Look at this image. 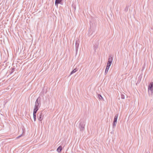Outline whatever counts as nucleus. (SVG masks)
<instances>
[{"label": "nucleus", "mask_w": 153, "mask_h": 153, "mask_svg": "<svg viewBox=\"0 0 153 153\" xmlns=\"http://www.w3.org/2000/svg\"><path fill=\"white\" fill-rule=\"evenodd\" d=\"M109 68V67L106 66V69L105 72V75L106 74H107Z\"/></svg>", "instance_id": "12"}, {"label": "nucleus", "mask_w": 153, "mask_h": 153, "mask_svg": "<svg viewBox=\"0 0 153 153\" xmlns=\"http://www.w3.org/2000/svg\"><path fill=\"white\" fill-rule=\"evenodd\" d=\"M146 153H148L147 152Z\"/></svg>", "instance_id": "20"}, {"label": "nucleus", "mask_w": 153, "mask_h": 153, "mask_svg": "<svg viewBox=\"0 0 153 153\" xmlns=\"http://www.w3.org/2000/svg\"><path fill=\"white\" fill-rule=\"evenodd\" d=\"M98 98L99 100H103V98L102 96L100 94H98Z\"/></svg>", "instance_id": "14"}, {"label": "nucleus", "mask_w": 153, "mask_h": 153, "mask_svg": "<svg viewBox=\"0 0 153 153\" xmlns=\"http://www.w3.org/2000/svg\"><path fill=\"white\" fill-rule=\"evenodd\" d=\"M111 63L112 62H108L106 66L110 68Z\"/></svg>", "instance_id": "15"}, {"label": "nucleus", "mask_w": 153, "mask_h": 153, "mask_svg": "<svg viewBox=\"0 0 153 153\" xmlns=\"http://www.w3.org/2000/svg\"><path fill=\"white\" fill-rule=\"evenodd\" d=\"M40 99V97H39L35 102L34 108L33 110L34 112H37L40 107L41 105Z\"/></svg>", "instance_id": "1"}, {"label": "nucleus", "mask_w": 153, "mask_h": 153, "mask_svg": "<svg viewBox=\"0 0 153 153\" xmlns=\"http://www.w3.org/2000/svg\"><path fill=\"white\" fill-rule=\"evenodd\" d=\"M62 0H56L55 2V5L57 6H58V4H61Z\"/></svg>", "instance_id": "7"}, {"label": "nucleus", "mask_w": 153, "mask_h": 153, "mask_svg": "<svg viewBox=\"0 0 153 153\" xmlns=\"http://www.w3.org/2000/svg\"><path fill=\"white\" fill-rule=\"evenodd\" d=\"M62 150V147L61 146H60L57 148V151L58 152H61Z\"/></svg>", "instance_id": "10"}, {"label": "nucleus", "mask_w": 153, "mask_h": 153, "mask_svg": "<svg viewBox=\"0 0 153 153\" xmlns=\"http://www.w3.org/2000/svg\"><path fill=\"white\" fill-rule=\"evenodd\" d=\"M43 117L44 115L42 111L38 113L37 118L39 121H42L43 119Z\"/></svg>", "instance_id": "4"}, {"label": "nucleus", "mask_w": 153, "mask_h": 153, "mask_svg": "<svg viewBox=\"0 0 153 153\" xmlns=\"http://www.w3.org/2000/svg\"><path fill=\"white\" fill-rule=\"evenodd\" d=\"M37 112H34L33 111V117L34 118V120L35 121H36V113Z\"/></svg>", "instance_id": "8"}, {"label": "nucleus", "mask_w": 153, "mask_h": 153, "mask_svg": "<svg viewBox=\"0 0 153 153\" xmlns=\"http://www.w3.org/2000/svg\"><path fill=\"white\" fill-rule=\"evenodd\" d=\"M79 42L80 41L79 40L76 41L75 43V49L76 52H77L78 51Z\"/></svg>", "instance_id": "6"}, {"label": "nucleus", "mask_w": 153, "mask_h": 153, "mask_svg": "<svg viewBox=\"0 0 153 153\" xmlns=\"http://www.w3.org/2000/svg\"><path fill=\"white\" fill-rule=\"evenodd\" d=\"M78 69L76 68H75L74 70H73L71 73V74L70 75V76L73 74H74V73H75L76 71H78Z\"/></svg>", "instance_id": "9"}, {"label": "nucleus", "mask_w": 153, "mask_h": 153, "mask_svg": "<svg viewBox=\"0 0 153 153\" xmlns=\"http://www.w3.org/2000/svg\"><path fill=\"white\" fill-rule=\"evenodd\" d=\"M85 126V121L84 120H81L79 121V128L81 131L84 130Z\"/></svg>", "instance_id": "2"}, {"label": "nucleus", "mask_w": 153, "mask_h": 153, "mask_svg": "<svg viewBox=\"0 0 153 153\" xmlns=\"http://www.w3.org/2000/svg\"><path fill=\"white\" fill-rule=\"evenodd\" d=\"M14 69L13 68L12 69V72H13L14 71Z\"/></svg>", "instance_id": "17"}, {"label": "nucleus", "mask_w": 153, "mask_h": 153, "mask_svg": "<svg viewBox=\"0 0 153 153\" xmlns=\"http://www.w3.org/2000/svg\"><path fill=\"white\" fill-rule=\"evenodd\" d=\"M113 61V58L111 56H110L108 59V62H112Z\"/></svg>", "instance_id": "11"}, {"label": "nucleus", "mask_w": 153, "mask_h": 153, "mask_svg": "<svg viewBox=\"0 0 153 153\" xmlns=\"http://www.w3.org/2000/svg\"><path fill=\"white\" fill-rule=\"evenodd\" d=\"M126 8L127 9V11L128 10V7H126Z\"/></svg>", "instance_id": "18"}, {"label": "nucleus", "mask_w": 153, "mask_h": 153, "mask_svg": "<svg viewBox=\"0 0 153 153\" xmlns=\"http://www.w3.org/2000/svg\"><path fill=\"white\" fill-rule=\"evenodd\" d=\"M22 136V135H19V136L17 138V139H18L19 138H20L21 136Z\"/></svg>", "instance_id": "16"}, {"label": "nucleus", "mask_w": 153, "mask_h": 153, "mask_svg": "<svg viewBox=\"0 0 153 153\" xmlns=\"http://www.w3.org/2000/svg\"><path fill=\"white\" fill-rule=\"evenodd\" d=\"M125 95H126V94L124 93H123V94H121V98L123 99H124L125 98Z\"/></svg>", "instance_id": "13"}, {"label": "nucleus", "mask_w": 153, "mask_h": 153, "mask_svg": "<svg viewBox=\"0 0 153 153\" xmlns=\"http://www.w3.org/2000/svg\"><path fill=\"white\" fill-rule=\"evenodd\" d=\"M118 116V114H117L114 117L113 124V128H115L116 126V124L117 123V119Z\"/></svg>", "instance_id": "5"}, {"label": "nucleus", "mask_w": 153, "mask_h": 153, "mask_svg": "<svg viewBox=\"0 0 153 153\" xmlns=\"http://www.w3.org/2000/svg\"><path fill=\"white\" fill-rule=\"evenodd\" d=\"M148 91L149 95H152L153 93V82H151L149 84L148 88Z\"/></svg>", "instance_id": "3"}, {"label": "nucleus", "mask_w": 153, "mask_h": 153, "mask_svg": "<svg viewBox=\"0 0 153 153\" xmlns=\"http://www.w3.org/2000/svg\"><path fill=\"white\" fill-rule=\"evenodd\" d=\"M97 47V46L96 47H95V48H96Z\"/></svg>", "instance_id": "19"}]
</instances>
